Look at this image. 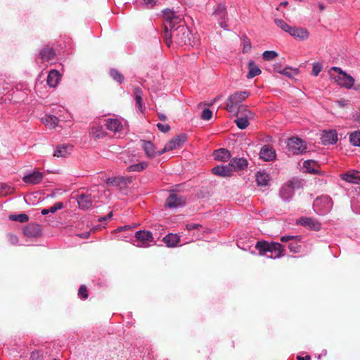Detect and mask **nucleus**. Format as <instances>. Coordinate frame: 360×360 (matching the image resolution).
Returning <instances> with one entry per match:
<instances>
[{
  "mask_svg": "<svg viewBox=\"0 0 360 360\" xmlns=\"http://www.w3.org/2000/svg\"><path fill=\"white\" fill-rule=\"evenodd\" d=\"M81 238H87L89 236V232H85L79 235Z\"/></svg>",
  "mask_w": 360,
  "mask_h": 360,
  "instance_id": "nucleus-60",
  "label": "nucleus"
},
{
  "mask_svg": "<svg viewBox=\"0 0 360 360\" xmlns=\"http://www.w3.org/2000/svg\"><path fill=\"white\" fill-rule=\"evenodd\" d=\"M342 179L351 184H360V172L352 170L341 175Z\"/></svg>",
  "mask_w": 360,
  "mask_h": 360,
  "instance_id": "nucleus-20",
  "label": "nucleus"
},
{
  "mask_svg": "<svg viewBox=\"0 0 360 360\" xmlns=\"http://www.w3.org/2000/svg\"><path fill=\"white\" fill-rule=\"evenodd\" d=\"M297 359V360H310V356H306L304 357H302V356H298Z\"/></svg>",
  "mask_w": 360,
  "mask_h": 360,
  "instance_id": "nucleus-61",
  "label": "nucleus"
},
{
  "mask_svg": "<svg viewBox=\"0 0 360 360\" xmlns=\"http://www.w3.org/2000/svg\"><path fill=\"white\" fill-rule=\"evenodd\" d=\"M289 153L298 155L306 152L307 146L304 141L297 137H292L287 142Z\"/></svg>",
  "mask_w": 360,
  "mask_h": 360,
  "instance_id": "nucleus-8",
  "label": "nucleus"
},
{
  "mask_svg": "<svg viewBox=\"0 0 360 360\" xmlns=\"http://www.w3.org/2000/svg\"><path fill=\"white\" fill-rule=\"evenodd\" d=\"M92 134L95 138L102 137L103 132L101 127H96L92 128Z\"/></svg>",
  "mask_w": 360,
  "mask_h": 360,
  "instance_id": "nucleus-47",
  "label": "nucleus"
},
{
  "mask_svg": "<svg viewBox=\"0 0 360 360\" xmlns=\"http://www.w3.org/2000/svg\"><path fill=\"white\" fill-rule=\"evenodd\" d=\"M249 96L248 91H236L231 94L226 101V109L230 112H236V108Z\"/></svg>",
  "mask_w": 360,
  "mask_h": 360,
  "instance_id": "nucleus-4",
  "label": "nucleus"
},
{
  "mask_svg": "<svg viewBox=\"0 0 360 360\" xmlns=\"http://www.w3.org/2000/svg\"><path fill=\"white\" fill-rule=\"evenodd\" d=\"M49 213V209H43L41 211V214L42 215H46V214H48Z\"/></svg>",
  "mask_w": 360,
  "mask_h": 360,
  "instance_id": "nucleus-63",
  "label": "nucleus"
},
{
  "mask_svg": "<svg viewBox=\"0 0 360 360\" xmlns=\"http://www.w3.org/2000/svg\"><path fill=\"white\" fill-rule=\"evenodd\" d=\"M321 143L323 145H331L334 144L338 141V134L335 131L330 130L328 131H324L321 136Z\"/></svg>",
  "mask_w": 360,
  "mask_h": 360,
  "instance_id": "nucleus-16",
  "label": "nucleus"
},
{
  "mask_svg": "<svg viewBox=\"0 0 360 360\" xmlns=\"http://www.w3.org/2000/svg\"><path fill=\"white\" fill-rule=\"evenodd\" d=\"M23 233L27 237H39L41 235V227L37 224H29L24 229Z\"/></svg>",
  "mask_w": 360,
  "mask_h": 360,
  "instance_id": "nucleus-19",
  "label": "nucleus"
},
{
  "mask_svg": "<svg viewBox=\"0 0 360 360\" xmlns=\"http://www.w3.org/2000/svg\"><path fill=\"white\" fill-rule=\"evenodd\" d=\"M134 245L139 248H148L155 243L153 234L149 231H138L135 233Z\"/></svg>",
  "mask_w": 360,
  "mask_h": 360,
  "instance_id": "nucleus-5",
  "label": "nucleus"
},
{
  "mask_svg": "<svg viewBox=\"0 0 360 360\" xmlns=\"http://www.w3.org/2000/svg\"><path fill=\"white\" fill-rule=\"evenodd\" d=\"M105 126L108 130L115 133H119L123 130V125L121 121L117 118H110L107 120Z\"/></svg>",
  "mask_w": 360,
  "mask_h": 360,
  "instance_id": "nucleus-17",
  "label": "nucleus"
},
{
  "mask_svg": "<svg viewBox=\"0 0 360 360\" xmlns=\"http://www.w3.org/2000/svg\"><path fill=\"white\" fill-rule=\"evenodd\" d=\"M110 76L119 83H122L124 80V76L115 69H111L110 71Z\"/></svg>",
  "mask_w": 360,
  "mask_h": 360,
  "instance_id": "nucleus-43",
  "label": "nucleus"
},
{
  "mask_svg": "<svg viewBox=\"0 0 360 360\" xmlns=\"http://www.w3.org/2000/svg\"><path fill=\"white\" fill-rule=\"evenodd\" d=\"M300 238L298 236H290V235H285L281 237V241L283 243H286L290 240H292L294 238Z\"/></svg>",
  "mask_w": 360,
  "mask_h": 360,
  "instance_id": "nucleus-53",
  "label": "nucleus"
},
{
  "mask_svg": "<svg viewBox=\"0 0 360 360\" xmlns=\"http://www.w3.org/2000/svg\"><path fill=\"white\" fill-rule=\"evenodd\" d=\"M212 16L218 21L220 27L224 30H227L228 25L226 24L227 12L226 7L224 4H219L217 6L215 10L212 13Z\"/></svg>",
  "mask_w": 360,
  "mask_h": 360,
  "instance_id": "nucleus-9",
  "label": "nucleus"
},
{
  "mask_svg": "<svg viewBox=\"0 0 360 360\" xmlns=\"http://www.w3.org/2000/svg\"><path fill=\"white\" fill-rule=\"evenodd\" d=\"M124 179L123 176H117L113 178H109L107 179L106 183L111 186H118L122 184V182Z\"/></svg>",
  "mask_w": 360,
  "mask_h": 360,
  "instance_id": "nucleus-42",
  "label": "nucleus"
},
{
  "mask_svg": "<svg viewBox=\"0 0 360 360\" xmlns=\"http://www.w3.org/2000/svg\"><path fill=\"white\" fill-rule=\"evenodd\" d=\"M298 224H300L306 228L314 231H319L321 228V224L315 219L311 217H303L297 221Z\"/></svg>",
  "mask_w": 360,
  "mask_h": 360,
  "instance_id": "nucleus-13",
  "label": "nucleus"
},
{
  "mask_svg": "<svg viewBox=\"0 0 360 360\" xmlns=\"http://www.w3.org/2000/svg\"><path fill=\"white\" fill-rule=\"evenodd\" d=\"M351 143L355 146H360V131H356L352 133L349 136Z\"/></svg>",
  "mask_w": 360,
  "mask_h": 360,
  "instance_id": "nucleus-41",
  "label": "nucleus"
},
{
  "mask_svg": "<svg viewBox=\"0 0 360 360\" xmlns=\"http://www.w3.org/2000/svg\"><path fill=\"white\" fill-rule=\"evenodd\" d=\"M332 70L338 72V75L334 76V79L338 85L347 89L352 87L354 83V79L352 76L344 72L340 68L334 67Z\"/></svg>",
  "mask_w": 360,
  "mask_h": 360,
  "instance_id": "nucleus-7",
  "label": "nucleus"
},
{
  "mask_svg": "<svg viewBox=\"0 0 360 360\" xmlns=\"http://www.w3.org/2000/svg\"><path fill=\"white\" fill-rule=\"evenodd\" d=\"M159 118L160 120H161L162 121H165L167 120V117L166 115H163V114H160L159 115Z\"/></svg>",
  "mask_w": 360,
  "mask_h": 360,
  "instance_id": "nucleus-62",
  "label": "nucleus"
},
{
  "mask_svg": "<svg viewBox=\"0 0 360 360\" xmlns=\"http://www.w3.org/2000/svg\"><path fill=\"white\" fill-rule=\"evenodd\" d=\"M43 356L39 352H33L30 356V360H42Z\"/></svg>",
  "mask_w": 360,
  "mask_h": 360,
  "instance_id": "nucleus-54",
  "label": "nucleus"
},
{
  "mask_svg": "<svg viewBox=\"0 0 360 360\" xmlns=\"http://www.w3.org/2000/svg\"><path fill=\"white\" fill-rule=\"evenodd\" d=\"M212 117V112L208 109H204L201 114V118L204 120H210Z\"/></svg>",
  "mask_w": 360,
  "mask_h": 360,
  "instance_id": "nucleus-45",
  "label": "nucleus"
},
{
  "mask_svg": "<svg viewBox=\"0 0 360 360\" xmlns=\"http://www.w3.org/2000/svg\"><path fill=\"white\" fill-rule=\"evenodd\" d=\"M274 22L275 24L279 27L281 28L283 31L287 32V33H289L292 26H290V25H288L287 22H285L282 19H279V18H276L274 20Z\"/></svg>",
  "mask_w": 360,
  "mask_h": 360,
  "instance_id": "nucleus-38",
  "label": "nucleus"
},
{
  "mask_svg": "<svg viewBox=\"0 0 360 360\" xmlns=\"http://www.w3.org/2000/svg\"><path fill=\"white\" fill-rule=\"evenodd\" d=\"M186 141V136L184 134H181L174 137L167 142L163 149L159 151L158 155H162L166 152L171 151L181 147Z\"/></svg>",
  "mask_w": 360,
  "mask_h": 360,
  "instance_id": "nucleus-10",
  "label": "nucleus"
},
{
  "mask_svg": "<svg viewBox=\"0 0 360 360\" xmlns=\"http://www.w3.org/2000/svg\"><path fill=\"white\" fill-rule=\"evenodd\" d=\"M288 34L301 41L307 40L309 37V32L307 29L293 26H292Z\"/></svg>",
  "mask_w": 360,
  "mask_h": 360,
  "instance_id": "nucleus-14",
  "label": "nucleus"
},
{
  "mask_svg": "<svg viewBox=\"0 0 360 360\" xmlns=\"http://www.w3.org/2000/svg\"><path fill=\"white\" fill-rule=\"evenodd\" d=\"M77 200L79 207L82 210H86L92 206L93 201L91 195L82 193L77 196Z\"/></svg>",
  "mask_w": 360,
  "mask_h": 360,
  "instance_id": "nucleus-15",
  "label": "nucleus"
},
{
  "mask_svg": "<svg viewBox=\"0 0 360 360\" xmlns=\"http://www.w3.org/2000/svg\"><path fill=\"white\" fill-rule=\"evenodd\" d=\"M131 182V177H124V179L122 182V184H127Z\"/></svg>",
  "mask_w": 360,
  "mask_h": 360,
  "instance_id": "nucleus-58",
  "label": "nucleus"
},
{
  "mask_svg": "<svg viewBox=\"0 0 360 360\" xmlns=\"http://www.w3.org/2000/svg\"><path fill=\"white\" fill-rule=\"evenodd\" d=\"M288 248L291 252L296 253L300 252L301 246L297 243H290L288 245Z\"/></svg>",
  "mask_w": 360,
  "mask_h": 360,
  "instance_id": "nucleus-49",
  "label": "nucleus"
},
{
  "mask_svg": "<svg viewBox=\"0 0 360 360\" xmlns=\"http://www.w3.org/2000/svg\"><path fill=\"white\" fill-rule=\"evenodd\" d=\"M237 110H236V115H243L247 116L248 117H254V113L252 112L248 107L245 105H239L237 108Z\"/></svg>",
  "mask_w": 360,
  "mask_h": 360,
  "instance_id": "nucleus-32",
  "label": "nucleus"
},
{
  "mask_svg": "<svg viewBox=\"0 0 360 360\" xmlns=\"http://www.w3.org/2000/svg\"><path fill=\"white\" fill-rule=\"evenodd\" d=\"M148 165L146 162H141L129 166L127 170V172H141L146 169Z\"/></svg>",
  "mask_w": 360,
  "mask_h": 360,
  "instance_id": "nucleus-36",
  "label": "nucleus"
},
{
  "mask_svg": "<svg viewBox=\"0 0 360 360\" xmlns=\"http://www.w3.org/2000/svg\"><path fill=\"white\" fill-rule=\"evenodd\" d=\"M264 59L271 60L278 56V53L274 51H266L262 54Z\"/></svg>",
  "mask_w": 360,
  "mask_h": 360,
  "instance_id": "nucleus-44",
  "label": "nucleus"
},
{
  "mask_svg": "<svg viewBox=\"0 0 360 360\" xmlns=\"http://www.w3.org/2000/svg\"><path fill=\"white\" fill-rule=\"evenodd\" d=\"M243 52H248L251 49V44L249 40H245L243 44Z\"/></svg>",
  "mask_w": 360,
  "mask_h": 360,
  "instance_id": "nucleus-56",
  "label": "nucleus"
},
{
  "mask_svg": "<svg viewBox=\"0 0 360 360\" xmlns=\"http://www.w3.org/2000/svg\"><path fill=\"white\" fill-rule=\"evenodd\" d=\"M302 186V181L297 178L288 180L280 189L281 198L285 201L290 200L294 195V191L301 188Z\"/></svg>",
  "mask_w": 360,
  "mask_h": 360,
  "instance_id": "nucleus-3",
  "label": "nucleus"
},
{
  "mask_svg": "<svg viewBox=\"0 0 360 360\" xmlns=\"http://www.w3.org/2000/svg\"><path fill=\"white\" fill-rule=\"evenodd\" d=\"M322 70V66L320 63H316L313 64V75L317 76Z\"/></svg>",
  "mask_w": 360,
  "mask_h": 360,
  "instance_id": "nucleus-51",
  "label": "nucleus"
},
{
  "mask_svg": "<svg viewBox=\"0 0 360 360\" xmlns=\"http://www.w3.org/2000/svg\"><path fill=\"white\" fill-rule=\"evenodd\" d=\"M145 6L148 8H153L155 4L158 0H143Z\"/></svg>",
  "mask_w": 360,
  "mask_h": 360,
  "instance_id": "nucleus-55",
  "label": "nucleus"
},
{
  "mask_svg": "<svg viewBox=\"0 0 360 360\" xmlns=\"http://www.w3.org/2000/svg\"><path fill=\"white\" fill-rule=\"evenodd\" d=\"M79 295L82 298V299H87L88 297V292H87V289L86 288L85 285H81L79 289Z\"/></svg>",
  "mask_w": 360,
  "mask_h": 360,
  "instance_id": "nucleus-48",
  "label": "nucleus"
},
{
  "mask_svg": "<svg viewBox=\"0 0 360 360\" xmlns=\"http://www.w3.org/2000/svg\"><path fill=\"white\" fill-rule=\"evenodd\" d=\"M72 146L70 145H60L56 147L53 156L57 158H65L72 152Z\"/></svg>",
  "mask_w": 360,
  "mask_h": 360,
  "instance_id": "nucleus-24",
  "label": "nucleus"
},
{
  "mask_svg": "<svg viewBox=\"0 0 360 360\" xmlns=\"http://www.w3.org/2000/svg\"><path fill=\"white\" fill-rule=\"evenodd\" d=\"M248 160L243 158H233L230 162L231 169L235 171L243 170L248 167Z\"/></svg>",
  "mask_w": 360,
  "mask_h": 360,
  "instance_id": "nucleus-21",
  "label": "nucleus"
},
{
  "mask_svg": "<svg viewBox=\"0 0 360 360\" xmlns=\"http://www.w3.org/2000/svg\"><path fill=\"white\" fill-rule=\"evenodd\" d=\"M256 181L259 186H266L269 181V174L264 172H258L256 174Z\"/></svg>",
  "mask_w": 360,
  "mask_h": 360,
  "instance_id": "nucleus-33",
  "label": "nucleus"
},
{
  "mask_svg": "<svg viewBox=\"0 0 360 360\" xmlns=\"http://www.w3.org/2000/svg\"><path fill=\"white\" fill-rule=\"evenodd\" d=\"M262 72L259 68L255 64V63L252 60L249 61L248 63V73L247 75V77L248 79L253 78L254 77L260 75Z\"/></svg>",
  "mask_w": 360,
  "mask_h": 360,
  "instance_id": "nucleus-30",
  "label": "nucleus"
},
{
  "mask_svg": "<svg viewBox=\"0 0 360 360\" xmlns=\"http://www.w3.org/2000/svg\"><path fill=\"white\" fill-rule=\"evenodd\" d=\"M255 248L259 251V255L274 259L283 257L285 251V247L281 243L266 240L257 241Z\"/></svg>",
  "mask_w": 360,
  "mask_h": 360,
  "instance_id": "nucleus-2",
  "label": "nucleus"
},
{
  "mask_svg": "<svg viewBox=\"0 0 360 360\" xmlns=\"http://www.w3.org/2000/svg\"><path fill=\"white\" fill-rule=\"evenodd\" d=\"M354 89H355L356 91H360V84H358L354 87Z\"/></svg>",
  "mask_w": 360,
  "mask_h": 360,
  "instance_id": "nucleus-64",
  "label": "nucleus"
},
{
  "mask_svg": "<svg viewBox=\"0 0 360 360\" xmlns=\"http://www.w3.org/2000/svg\"><path fill=\"white\" fill-rule=\"evenodd\" d=\"M63 208V203L62 202H57L50 208H49V213H55L57 210Z\"/></svg>",
  "mask_w": 360,
  "mask_h": 360,
  "instance_id": "nucleus-46",
  "label": "nucleus"
},
{
  "mask_svg": "<svg viewBox=\"0 0 360 360\" xmlns=\"http://www.w3.org/2000/svg\"><path fill=\"white\" fill-rule=\"evenodd\" d=\"M186 198L179 194L172 193L167 198L165 205L169 208H177L186 205Z\"/></svg>",
  "mask_w": 360,
  "mask_h": 360,
  "instance_id": "nucleus-11",
  "label": "nucleus"
},
{
  "mask_svg": "<svg viewBox=\"0 0 360 360\" xmlns=\"http://www.w3.org/2000/svg\"><path fill=\"white\" fill-rule=\"evenodd\" d=\"M212 172L217 176L226 177L230 176L232 174L233 169L229 164L228 165L216 166L212 169Z\"/></svg>",
  "mask_w": 360,
  "mask_h": 360,
  "instance_id": "nucleus-18",
  "label": "nucleus"
},
{
  "mask_svg": "<svg viewBox=\"0 0 360 360\" xmlns=\"http://www.w3.org/2000/svg\"><path fill=\"white\" fill-rule=\"evenodd\" d=\"M165 18V40L169 46L172 43V38H174L176 43L186 44L189 39V31L184 25L175 26L181 22V18L176 15L174 11L165 9L163 11Z\"/></svg>",
  "mask_w": 360,
  "mask_h": 360,
  "instance_id": "nucleus-1",
  "label": "nucleus"
},
{
  "mask_svg": "<svg viewBox=\"0 0 360 360\" xmlns=\"http://www.w3.org/2000/svg\"><path fill=\"white\" fill-rule=\"evenodd\" d=\"M141 147L145 151L146 155L148 158H154L155 155H159L160 150L156 151L154 145L150 141L141 140Z\"/></svg>",
  "mask_w": 360,
  "mask_h": 360,
  "instance_id": "nucleus-22",
  "label": "nucleus"
},
{
  "mask_svg": "<svg viewBox=\"0 0 360 360\" xmlns=\"http://www.w3.org/2000/svg\"><path fill=\"white\" fill-rule=\"evenodd\" d=\"M355 121L360 124V111L356 114Z\"/></svg>",
  "mask_w": 360,
  "mask_h": 360,
  "instance_id": "nucleus-59",
  "label": "nucleus"
},
{
  "mask_svg": "<svg viewBox=\"0 0 360 360\" xmlns=\"http://www.w3.org/2000/svg\"><path fill=\"white\" fill-rule=\"evenodd\" d=\"M314 207L319 214H326L331 210L333 202L329 196L323 195L315 200Z\"/></svg>",
  "mask_w": 360,
  "mask_h": 360,
  "instance_id": "nucleus-6",
  "label": "nucleus"
},
{
  "mask_svg": "<svg viewBox=\"0 0 360 360\" xmlns=\"http://www.w3.org/2000/svg\"><path fill=\"white\" fill-rule=\"evenodd\" d=\"M134 97L136 101V107L141 112L144 110V103L143 102V92L139 87H135L133 90Z\"/></svg>",
  "mask_w": 360,
  "mask_h": 360,
  "instance_id": "nucleus-25",
  "label": "nucleus"
},
{
  "mask_svg": "<svg viewBox=\"0 0 360 360\" xmlns=\"http://www.w3.org/2000/svg\"><path fill=\"white\" fill-rule=\"evenodd\" d=\"M238 118L235 120L237 127L240 129H246L249 125V120L253 119V117H248L247 116L236 115Z\"/></svg>",
  "mask_w": 360,
  "mask_h": 360,
  "instance_id": "nucleus-31",
  "label": "nucleus"
},
{
  "mask_svg": "<svg viewBox=\"0 0 360 360\" xmlns=\"http://www.w3.org/2000/svg\"><path fill=\"white\" fill-rule=\"evenodd\" d=\"M201 226L198 224H189L186 225V229L188 231H192L193 229H198V227H200Z\"/></svg>",
  "mask_w": 360,
  "mask_h": 360,
  "instance_id": "nucleus-57",
  "label": "nucleus"
},
{
  "mask_svg": "<svg viewBox=\"0 0 360 360\" xmlns=\"http://www.w3.org/2000/svg\"><path fill=\"white\" fill-rule=\"evenodd\" d=\"M55 53L51 48H44L40 52V56L44 60H50L53 58Z\"/></svg>",
  "mask_w": 360,
  "mask_h": 360,
  "instance_id": "nucleus-35",
  "label": "nucleus"
},
{
  "mask_svg": "<svg viewBox=\"0 0 360 360\" xmlns=\"http://www.w3.org/2000/svg\"><path fill=\"white\" fill-rule=\"evenodd\" d=\"M44 173L39 171H34L25 175L22 181L27 184L35 185L41 183L44 179Z\"/></svg>",
  "mask_w": 360,
  "mask_h": 360,
  "instance_id": "nucleus-12",
  "label": "nucleus"
},
{
  "mask_svg": "<svg viewBox=\"0 0 360 360\" xmlns=\"http://www.w3.org/2000/svg\"><path fill=\"white\" fill-rule=\"evenodd\" d=\"M7 238L8 242L12 245H16L18 243V238L14 234L8 233Z\"/></svg>",
  "mask_w": 360,
  "mask_h": 360,
  "instance_id": "nucleus-52",
  "label": "nucleus"
},
{
  "mask_svg": "<svg viewBox=\"0 0 360 360\" xmlns=\"http://www.w3.org/2000/svg\"><path fill=\"white\" fill-rule=\"evenodd\" d=\"M156 126L160 131L164 133L168 132L170 130V127L167 124L158 123Z\"/></svg>",
  "mask_w": 360,
  "mask_h": 360,
  "instance_id": "nucleus-50",
  "label": "nucleus"
},
{
  "mask_svg": "<svg viewBox=\"0 0 360 360\" xmlns=\"http://www.w3.org/2000/svg\"><path fill=\"white\" fill-rule=\"evenodd\" d=\"M214 156L215 160L222 162L228 161L231 157L230 152L226 148H220L214 150Z\"/></svg>",
  "mask_w": 360,
  "mask_h": 360,
  "instance_id": "nucleus-27",
  "label": "nucleus"
},
{
  "mask_svg": "<svg viewBox=\"0 0 360 360\" xmlns=\"http://www.w3.org/2000/svg\"><path fill=\"white\" fill-rule=\"evenodd\" d=\"M9 219L11 221H19L21 223L27 222L29 220V217L26 214H11L9 216Z\"/></svg>",
  "mask_w": 360,
  "mask_h": 360,
  "instance_id": "nucleus-39",
  "label": "nucleus"
},
{
  "mask_svg": "<svg viewBox=\"0 0 360 360\" xmlns=\"http://www.w3.org/2000/svg\"><path fill=\"white\" fill-rule=\"evenodd\" d=\"M41 122L49 128H55L58 123V119L57 117L51 115H46L41 118Z\"/></svg>",
  "mask_w": 360,
  "mask_h": 360,
  "instance_id": "nucleus-29",
  "label": "nucleus"
},
{
  "mask_svg": "<svg viewBox=\"0 0 360 360\" xmlns=\"http://www.w3.org/2000/svg\"><path fill=\"white\" fill-rule=\"evenodd\" d=\"M316 163L315 161L308 160L304 162L303 167L305 169L306 172L310 174H317L318 170L315 168Z\"/></svg>",
  "mask_w": 360,
  "mask_h": 360,
  "instance_id": "nucleus-34",
  "label": "nucleus"
},
{
  "mask_svg": "<svg viewBox=\"0 0 360 360\" xmlns=\"http://www.w3.org/2000/svg\"><path fill=\"white\" fill-rule=\"evenodd\" d=\"M163 241L167 247H176L180 242V236L177 234L169 233L163 238Z\"/></svg>",
  "mask_w": 360,
  "mask_h": 360,
  "instance_id": "nucleus-26",
  "label": "nucleus"
},
{
  "mask_svg": "<svg viewBox=\"0 0 360 360\" xmlns=\"http://www.w3.org/2000/svg\"><path fill=\"white\" fill-rule=\"evenodd\" d=\"M277 72L281 73L289 78H292L293 76L298 75L299 70L297 68H291L287 67L283 70H278Z\"/></svg>",
  "mask_w": 360,
  "mask_h": 360,
  "instance_id": "nucleus-37",
  "label": "nucleus"
},
{
  "mask_svg": "<svg viewBox=\"0 0 360 360\" xmlns=\"http://www.w3.org/2000/svg\"><path fill=\"white\" fill-rule=\"evenodd\" d=\"M259 157L265 161H271L276 158V153L269 146H264L260 150Z\"/></svg>",
  "mask_w": 360,
  "mask_h": 360,
  "instance_id": "nucleus-23",
  "label": "nucleus"
},
{
  "mask_svg": "<svg viewBox=\"0 0 360 360\" xmlns=\"http://www.w3.org/2000/svg\"><path fill=\"white\" fill-rule=\"evenodd\" d=\"M60 75L58 71L52 70L47 77V84L50 87H55L59 82Z\"/></svg>",
  "mask_w": 360,
  "mask_h": 360,
  "instance_id": "nucleus-28",
  "label": "nucleus"
},
{
  "mask_svg": "<svg viewBox=\"0 0 360 360\" xmlns=\"http://www.w3.org/2000/svg\"><path fill=\"white\" fill-rule=\"evenodd\" d=\"M14 188L6 184L0 183V195H6L13 192Z\"/></svg>",
  "mask_w": 360,
  "mask_h": 360,
  "instance_id": "nucleus-40",
  "label": "nucleus"
}]
</instances>
